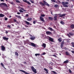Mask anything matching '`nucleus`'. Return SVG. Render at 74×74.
<instances>
[{"mask_svg": "<svg viewBox=\"0 0 74 74\" xmlns=\"http://www.w3.org/2000/svg\"><path fill=\"white\" fill-rule=\"evenodd\" d=\"M43 3H42V2H40L39 3V4L41 5L42 6H45V5L49 7L50 6L49 4H48L47 2L43 0Z\"/></svg>", "mask_w": 74, "mask_h": 74, "instance_id": "1", "label": "nucleus"}, {"mask_svg": "<svg viewBox=\"0 0 74 74\" xmlns=\"http://www.w3.org/2000/svg\"><path fill=\"white\" fill-rule=\"evenodd\" d=\"M69 2H62V4L63 5V7H68V5L66 4H68Z\"/></svg>", "mask_w": 74, "mask_h": 74, "instance_id": "2", "label": "nucleus"}, {"mask_svg": "<svg viewBox=\"0 0 74 74\" xmlns=\"http://www.w3.org/2000/svg\"><path fill=\"white\" fill-rule=\"evenodd\" d=\"M2 5H4V6H5V7H7V8H8V6H7V4L5 3H1L0 4V7H2Z\"/></svg>", "mask_w": 74, "mask_h": 74, "instance_id": "3", "label": "nucleus"}, {"mask_svg": "<svg viewBox=\"0 0 74 74\" xmlns=\"http://www.w3.org/2000/svg\"><path fill=\"white\" fill-rule=\"evenodd\" d=\"M30 37V40H34L35 39H36V37L32 36L31 34H29Z\"/></svg>", "mask_w": 74, "mask_h": 74, "instance_id": "4", "label": "nucleus"}, {"mask_svg": "<svg viewBox=\"0 0 74 74\" xmlns=\"http://www.w3.org/2000/svg\"><path fill=\"white\" fill-rule=\"evenodd\" d=\"M31 69L34 72V73H37V71H36V69H35L34 68V67L32 66L31 67Z\"/></svg>", "mask_w": 74, "mask_h": 74, "instance_id": "5", "label": "nucleus"}, {"mask_svg": "<svg viewBox=\"0 0 74 74\" xmlns=\"http://www.w3.org/2000/svg\"><path fill=\"white\" fill-rule=\"evenodd\" d=\"M23 1H24V2L28 4H29V5H30V4H31V3H30V2L27 1V0H23Z\"/></svg>", "mask_w": 74, "mask_h": 74, "instance_id": "6", "label": "nucleus"}, {"mask_svg": "<svg viewBox=\"0 0 74 74\" xmlns=\"http://www.w3.org/2000/svg\"><path fill=\"white\" fill-rule=\"evenodd\" d=\"M58 15H60L59 17H63V16H65L66 15V14H63L62 15H61V14H59Z\"/></svg>", "mask_w": 74, "mask_h": 74, "instance_id": "7", "label": "nucleus"}, {"mask_svg": "<svg viewBox=\"0 0 74 74\" xmlns=\"http://www.w3.org/2000/svg\"><path fill=\"white\" fill-rule=\"evenodd\" d=\"M46 33L47 35L48 34V35H51V34H52V32L49 31H46Z\"/></svg>", "mask_w": 74, "mask_h": 74, "instance_id": "8", "label": "nucleus"}, {"mask_svg": "<svg viewBox=\"0 0 74 74\" xmlns=\"http://www.w3.org/2000/svg\"><path fill=\"white\" fill-rule=\"evenodd\" d=\"M3 39L4 40H8V39H9V38L6 37H3Z\"/></svg>", "mask_w": 74, "mask_h": 74, "instance_id": "9", "label": "nucleus"}, {"mask_svg": "<svg viewBox=\"0 0 74 74\" xmlns=\"http://www.w3.org/2000/svg\"><path fill=\"white\" fill-rule=\"evenodd\" d=\"M30 44H31V46H32V47H36V45H35V44H34V43H33L31 42Z\"/></svg>", "mask_w": 74, "mask_h": 74, "instance_id": "10", "label": "nucleus"}, {"mask_svg": "<svg viewBox=\"0 0 74 74\" xmlns=\"http://www.w3.org/2000/svg\"><path fill=\"white\" fill-rule=\"evenodd\" d=\"M49 40L51 42H53V38H51V37H49Z\"/></svg>", "mask_w": 74, "mask_h": 74, "instance_id": "11", "label": "nucleus"}, {"mask_svg": "<svg viewBox=\"0 0 74 74\" xmlns=\"http://www.w3.org/2000/svg\"><path fill=\"white\" fill-rule=\"evenodd\" d=\"M40 19L41 21H42V22H45L44 20V18L41 16H40Z\"/></svg>", "mask_w": 74, "mask_h": 74, "instance_id": "12", "label": "nucleus"}, {"mask_svg": "<svg viewBox=\"0 0 74 74\" xmlns=\"http://www.w3.org/2000/svg\"><path fill=\"white\" fill-rule=\"evenodd\" d=\"M1 48L2 51H4V50H5V47H4L3 45H2L1 46Z\"/></svg>", "mask_w": 74, "mask_h": 74, "instance_id": "13", "label": "nucleus"}, {"mask_svg": "<svg viewBox=\"0 0 74 74\" xmlns=\"http://www.w3.org/2000/svg\"><path fill=\"white\" fill-rule=\"evenodd\" d=\"M13 21H14V22H16V23H17V24H19V23L18 22V21H16V19H13Z\"/></svg>", "mask_w": 74, "mask_h": 74, "instance_id": "14", "label": "nucleus"}, {"mask_svg": "<svg viewBox=\"0 0 74 74\" xmlns=\"http://www.w3.org/2000/svg\"><path fill=\"white\" fill-rule=\"evenodd\" d=\"M57 18H58V16H55L54 17V21H56L57 20Z\"/></svg>", "mask_w": 74, "mask_h": 74, "instance_id": "15", "label": "nucleus"}, {"mask_svg": "<svg viewBox=\"0 0 74 74\" xmlns=\"http://www.w3.org/2000/svg\"><path fill=\"white\" fill-rule=\"evenodd\" d=\"M70 27L71 29H74V24H71L70 26Z\"/></svg>", "mask_w": 74, "mask_h": 74, "instance_id": "16", "label": "nucleus"}, {"mask_svg": "<svg viewBox=\"0 0 74 74\" xmlns=\"http://www.w3.org/2000/svg\"><path fill=\"white\" fill-rule=\"evenodd\" d=\"M4 15L2 13L0 14V17H1V18H3L4 17Z\"/></svg>", "mask_w": 74, "mask_h": 74, "instance_id": "17", "label": "nucleus"}, {"mask_svg": "<svg viewBox=\"0 0 74 74\" xmlns=\"http://www.w3.org/2000/svg\"><path fill=\"white\" fill-rule=\"evenodd\" d=\"M42 47H44V48H45L46 47V44L45 43H43L42 45Z\"/></svg>", "mask_w": 74, "mask_h": 74, "instance_id": "18", "label": "nucleus"}, {"mask_svg": "<svg viewBox=\"0 0 74 74\" xmlns=\"http://www.w3.org/2000/svg\"><path fill=\"white\" fill-rule=\"evenodd\" d=\"M15 16L18 18H19V19H21V18H22V17L20 16L15 15Z\"/></svg>", "mask_w": 74, "mask_h": 74, "instance_id": "19", "label": "nucleus"}, {"mask_svg": "<svg viewBox=\"0 0 74 74\" xmlns=\"http://www.w3.org/2000/svg\"><path fill=\"white\" fill-rule=\"evenodd\" d=\"M44 70L45 71H46V73L47 74H48V70L46 68H44Z\"/></svg>", "mask_w": 74, "mask_h": 74, "instance_id": "20", "label": "nucleus"}, {"mask_svg": "<svg viewBox=\"0 0 74 74\" xmlns=\"http://www.w3.org/2000/svg\"><path fill=\"white\" fill-rule=\"evenodd\" d=\"M32 20V18H27V21H30Z\"/></svg>", "mask_w": 74, "mask_h": 74, "instance_id": "21", "label": "nucleus"}, {"mask_svg": "<svg viewBox=\"0 0 74 74\" xmlns=\"http://www.w3.org/2000/svg\"><path fill=\"white\" fill-rule=\"evenodd\" d=\"M69 34H70V36H71L74 35V33L72 32H69Z\"/></svg>", "mask_w": 74, "mask_h": 74, "instance_id": "22", "label": "nucleus"}, {"mask_svg": "<svg viewBox=\"0 0 74 74\" xmlns=\"http://www.w3.org/2000/svg\"><path fill=\"white\" fill-rule=\"evenodd\" d=\"M25 23H26V24H27L28 25H30V23L27 21H25Z\"/></svg>", "mask_w": 74, "mask_h": 74, "instance_id": "23", "label": "nucleus"}, {"mask_svg": "<svg viewBox=\"0 0 74 74\" xmlns=\"http://www.w3.org/2000/svg\"><path fill=\"white\" fill-rule=\"evenodd\" d=\"M48 29H49V30H50V31H53V29H52V28L51 27H49Z\"/></svg>", "mask_w": 74, "mask_h": 74, "instance_id": "24", "label": "nucleus"}, {"mask_svg": "<svg viewBox=\"0 0 74 74\" xmlns=\"http://www.w3.org/2000/svg\"><path fill=\"white\" fill-rule=\"evenodd\" d=\"M65 54L66 55H70V53H69V52H67V51L65 52Z\"/></svg>", "mask_w": 74, "mask_h": 74, "instance_id": "25", "label": "nucleus"}, {"mask_svg": "<svg viewBox=\"0 0 74 74\" xmlns=\"http://www.w3.org/2000/svg\"><path fill=\"white\" fill-rule=\"evenodd\" d=\"M68 63L69 60H68L65 61L64 62V63Z\"/></svg>", "mask_w": 74, "mask_h": 74, "instance_id": "26", "label": "nucleus"}, {"mask_svg": "<svg viewBox=\"0 0 74 74\" xmlns=\"http://www.w3.org/2000/svg\"><path fill=\"white\" fill-rule=\"evenodd\" d=\"M48 19L50 20H51V21L53 20V18H52V17H48Z\"/></svg>", "mask_w": 74, "mask_h": 74, "instance_id": "27", "label": "nucleus"}, {"mask_svg": "<svg viewBox=\"0 0 74 74\" xmlns=\"http://www.w3.org/2000/svg\"><path fill=\"white\" fill-rule=\"evenodd\" d=\"M1 66H3V67H4L3 68H4V69H6L4 67V64H3V63H1Z\"/></svg>", "mask_w": 74, "mask_h": 74, "instance_id": "28", "label": "nucleus"}, {"mask_svg": "<svg viewBox=\"0 0 74 74\" xmlns=\"http://www.w3.org/2000/svg\"><path fill=\"white\" fill-rule=\"evenodd\" d=\"M15 54L16 56H18V53H17V52H15Z\"/></svg>", "mask_w": 74, "mask_h": 74, "instance_id": "29", "label": "nucleus"}, {"mask_svg": "<svg viewBox=\"0 0 74 74\" xmlns=\"http://www.w3.org/2000/svg\"><path fill=\"white\" fill-rule=\"evenodd\" d=\"M16 2L17 3H21V2L19 1L18 0H15Z\"/></svg>", "mask_w": 74, "mask_h": 74, "instance_id": "30", "label": "nucleus"}, {"mask_svg": "<svg viewBox=\"0 0 74 74\" xmlns=\"http://www.w3.org/2000/svg\"><path fill=\"white\" fill-rule=\"evenodd\" d=\"M60 23L62 25H64V22L63 21H61Z\"/></svg>", "mask_w": 74, "mask_h": 74, "instance_id": "31", "label": "nucleus"}, {"mask_svg": "<svg viewBox=\"0 0 74 74\" xmlns=\"http://www.w3.org/2000/svg\"><path fill=\"white\" fill-rule=\"evenodd\" d=\"M35 56H40V54L39 53H36L35 54Z\"/></svg>", "mask_w": 74, "mask_h": 74, "instance_id": "32", "label": "nucleus"}, {"mask_svg": "<svg viewBox=\"0 0 74 74\" xmlns=\"http://www.w3.org/2000/svg\"><path fill=\"white\" fill-rule=\"evenodd\" d=\"M52 73H53L54 74H57V73L56 72L54 71H52Z\"/></svg>", "mask_w": 74, "mask_h": 74, "instance_id": "33", "label": "nucleus"}, {"mask_svg": "<svg viewBox=\"0 0 74 74\" xmlns=\"http://www.w3.org/2000/svg\"><path fill=\"white\" fill-rule=\"evenodd\" d=\"M11 25H7V27H8V28H11Z\"/></svg>", "mask_w": 74, "mask_h": 74, "instance_id": "34", "label": "nucleus"}, {"mask_svg": "<svg viewBox=\"0 0 74 74\" xmlns=\"http://www.w3.org/2000/svg\"><path fill=\"white\" fill-rule=\"evenodd\" d=\"M58 7V5L57 4H56L54 5V7H55V8H57Z\"/></svg>", "mask_w": 74, "mask_h": 74, "instance_id": "35", "label": "nucleus"}, {"mask_svg": "<svg viewBox=\"0 0 74 74\" xmlns=\"http://www.w3.org/2000/svg\"><path fill=\"white\" fill-rule=\"evenodd\" d=\"M58 40L59 42H62V40L60 38L58 39Z\"/></svg>", "mask_w": 74, "mask_h": 74, "instance_id": "36", "label": "nucleus"}, {"mask_svg": "<svg viewBox=\"0 0 74 74\" xmlns=\"http://www.w3.org/2000/svg\"><path fill=\"white\" fill-rule=\"evenodd\" d=\"M71 44L72 45V46L73 47H74V42H72L71 43Z\"/></svg>", "mask_w": 74, "mask_h": 74, "instance_id": "37", "label": "nucleus"}, {"mask_svg": "<svg viewBox=\"0 0 74 74\" xmlns=\"http://www.w3.org/2000/svg\"><path fill=\"white\" fill-rule=\"evenodd\" d=\"M69 73H72V72L71 71V69H69Z\"/></svg>", "mask_w": 74, "mask_h": 74, "instance_id": "38", "label": "nucleus"}, {"mask_svg": "<svg viewBox=\"0 0 74 74\" xmlns=\"http://www.w3.org/2000/svg\"><path fill=\"white\" fill-rule=\"evenodd\" d=\"M51 1L53 3H55L56 2V1L55 0H51Z\"/></svg>", "mask_w": 74, "mask_h": 74, "instance_id": "39", "label": "nucleus"}, {"mask_svg": "<svg viewBox=\"0 0 74 74\" xmlns=\"http://www.w3.org/2000/svg\"><path fill=\"white\" fill-rule=\"evenodd\" d=\"M19 11L20 12H24L22 10H21V9L20 10H19Z\"/></svg>", "mask_w": 74, "mask_h": 74, "instance_id": "40", "label": "nucleus"}, {"mask_svg": "<svg viewBox=\"0 0 74 74\" xmlns=\"http://www.w3.org/2000/svg\"><path fill=\"white\" fill-rule=\"evenodd\" d=\"M67 36L69 37V38H70V37H71V36H70V35H69V34H67Z\"/></svg>", "mask_w": 74, "mask_h": 74, "instance_id": "41", "label": "nucleus"}, {"mask_svg": "<svg viewBox=\"0 0 74 74\" xmlns=\"http://www.w3.org/2000/svg\"><path fill=\"white\" fill-rule=\"evenodd\" d=\"M5 21H7L8 20V18L7 17H5Z\"/></svg>", "mask_w": 74, "mask_h": 74, "instance_id": "42", "label": "nucleus"}, {"mask_svg": "<svg viewBox=\"0 0 74 74\" xmlns=\"http://www.w3.org/2000/svg\"><path fill=\"white\" fill-rule=\"evenodd\" d=\"M52 56H54V57H55L56 58H57V56L55 55H52Z\"/></svg>", "mask_w": 74, "mask_h": 74, "instance_id": "43", "label": "nucleus"}, {"mask_svg": "<svg viewBox=\"0 0 74 74\" xmlns=\"http://www.w3.org/2000/svg\"><path fill=\"white\" fill-rule=\"evenodd\" d=\"M36 21H33V23L34 24H36Z\"/></svg>", "mask_w": 74, "mask_h": 74, "instance_id": "44", "label": "nucleus"}, {"mask_svg": "<svg viewBox=\"0 0 74 74\" xmlns=\"http://www.w3.org/2000/svg\"><path fill=\"white\" fill-rule=\"evenodd\" d=\"M30 1L32 3H34V2L31 0H30Z\"/></svg>", "mask_w": 74, "mask_h": 74, "instance_id": "45", "label": "nucleus"}, {"mask_svg": "<svg viewBox=\"0 0 74 74\" xmlns=\"http://www.w3.org/2000/svg\"><path fill=\"white\" fill-rule=\"evenodd\" d=\"M41 16H42V17H44V16H45V15L44 14H42V15H41Z\"/></svg>", "mask_w": 74, "mask_h": 74, "instance_id": "46", "label": "nucleus"}, {"mask_svg": "<svg viewBox=\"0 0 74 74\" xmlns=\"http://www.w3.org/2000/svg\"><path fill=\"white\" fill-rule=\"evenodd\" d=\"M64 42H62L61 43V44L62 45H63V44H64Z\"/></svg>", "mask_w": 74, "mask_h": 74, "instance_id": "47", "label": "nucleus"}, {"mask_svg": "<svg viewBox=\"0 0 74 74\" xmlns=\"http://www.w3.org/2000/svg\"><path fill=\"white\" fill-rule=\"evenodd\" d=\"M41 55H45V53L44 52Z\"/></svg>", "mask_w": 74, "mask_h": 74, "instance_id": "48", "label": "nucleus"}, {"mask_svg": "<svg viewBox=\"0 0 74 74\" xmlns=\"http://www.w3.org/2000/svg\"><path fill=\"white\" fill-rule=\"evenodd\" d=\"M21 9L24 11H26V10H24V9H23V8H21Z\"/></svg>", "mask_w": 74, "mask_h": 74, "instance_id": "49", "label": "nucleus"}, {"mask_svg": "<svg viewBox=\"0 0 74 74\" xmlns=\"http://www.w3.org/2000/svg\"><path fill=\"white\" fill-rule=\"evenodd\" d=\"M63 45H61V48H63Z\"/></svg>", "mask_w": 74, "mask_h": 74, "instance_id": "50", "label": "nucleus"}, {"mask_svg": "<svg viewBox=\"0 0 74 74\" xmlns=\"http://www.w3.org/2000/svg\"><path fill=\"white\" fill-rule=\"evenodd\" d=\"M11 4H13L14 5V2H11Z\"/></svg>", "mask_w": 74, "mask_h": 74, "instance_id": "51", "label": "nucleus"}, {"mask_svg": "<svg viewBox=\"0 0 74 74\" xmlns=\"http://www.w3.org/2000/svg\"><path fill=\"white\" fill-rule=\"evenodd\" d=\"M71 52L72 53H74V51H71Z\"/></svg>", "mask_w": 74, "mask_h": 74, "instance_id": "52", "label": "nucleus"}, {"mask_svg": "<svg viewBox=\"0 0 74 74\" xmlns=\"http://www.w3.org/2000/svg\"><path fill=\"white\" fill-rule=\"evenodd\" d=\"M29 16V14H27L26 15V16H27H27Z\"/></svg>", "mask_w": 74, "mask_h": 74, "instance_id": "53", "label": "nucleus"}, {"mask_svg": "<svg viewBox=\"0 0 74 74\" xmlns=\"http://www.w3.org/2000/svg\"><path fill=\"white\" fill-rule=\"evenodd\" d=\"M17 14H21V13H19V12H17Z\"/></svg>", "mask_w": 74, "mask_h": 74, "instance_id": "54", "label": "nucleus"}, {"mask_svg": "<svg viewBox=\"0 0 74 74\" xmlns=\"http://www.w3.org/2000/svg\"><path fill=\"white\" fill-rule=\"evenodd\" d=\"M23 63H24V64H26V62H23Z\"/></svg>", "mask_w": 74, "mask_h": 74, "instance_id": "55", "label": "nucleus"}, {"mask_svg": "<svg viewBox=\"0 0 74 74\" xmlns=\"http://www.w3.org/2000/svg\"><path fill=\"white\" fill-rule=\"evenodd\" d=\"M5 33H6L7 34V33H8V32H7V31H6L5 32Z\"/></svg>", "mask_w": 74, "mask_h": 74, "instance_id": "56", "label": "nucleus"}, {"mask_svg": "<svg viewBox=\"0 0 74 74\" xmlns=\"http://www.w3.org/2000/svg\"><path fill=\"white\" fill-rule=\"evenodd\" d=\"M50 69H51V70H52L53 69V68H52L50 67Z\"/></svg>", "mask_w": 74, "mask_h": 74, "instance_id": "57", "label": "nucleus"}, {"mask_svg": "<svg viewBox=\"0 0 74 74\" xmlns=\"http://www.w3.org/2000/svg\"><path fill=\"white\" fill-rule=\"evenodd\" d=\"M25 26H26V27H29L27 25H25Z\"/></svg>", "mask_w": 74, "mask_h": 74, "instance_id": "58", "label": "nucleus"}, {"mask_svg": "<svg viewBox=\"0 0 74 74\" xmlns=\"http://www.w3.org/2000/svg\"><path fill=\"white\" fill-rule=\"evenodd\" d=\"M51 12V14H52V15H53V14H52V12Z\"/></svg>", "mask_w": 74, "mask_h": 74, "instance_id": "59", "label": "nucleus"}, {"mask_svg": "<svg viewBox=\"0 0 74 74\" xmlns=\"http://www.w3.org/2000/svg\"><path fill=\"white\" fill-rule=\"evenodd\" d=\"M1 1H4V0H1Z\"/></svg>", "mask_w": 74, "mask_h": 74, "instance_id": "60", "label": "nucleus"}, {"mask_svg": "<svg viewBox=\"0 0 74 74\" xmlns=\"http://www.w3.org/2000/svg\"><path fill=\"white\" fill-rule=\"evenodd\" d=\"M9 18H11V16H9Z\"/></svg>", "mask_w": 74, "mask_h": 74, "instance_id": "61", "label": "nucleus"}, {"mask_svg": "<svg viewBox=\"0 0 74 74\" xmlns=\"http://www.w3.org/2000/svg\"><path fill=\"white\" fill-rule=\"evenodd\" d=\"M12 26H14V24H12Z\"/></svg>", "mask_w": 74, "mask_h": 74, "instance_id": "62", "label": "nucleus"}, {"mask_svg": "<svg viewBox=\"0 0 74 74\" xmlns=\"http://www.w3.org/2000/svg\"><path fill=\"white\" fill-rule=\"evenodd\" d=\"M54 28L56 27V26H54Z\"/></svg>", "mask_w": 74, "mask_h": 74, "instance_id": "63", "label": "nucleus"}, {"mask_svg": "<svg viewBox=\"0 0 74 74\" xmlns=\"http://www.w3.org/2000/svg\"><path fill=\"white\" fill-rule=\"evenodd\" d=\"M29 25H32V24H31V23L30 24L29 23Z\"/></svg>", "mask_w": 74, "mask_h": 74, "instance_id": "64", "label": "nucleus"}]
</instances>
